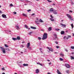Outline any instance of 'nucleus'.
I'll use <instances>...</instances> for the list:
<instances>
[{"mask_svg":"<svg viewBox=\"0 0 74 74\" xmlns=\"http://www.w3.org/2000/svg\"><path fill=\"white\" fill-rule=\"evenodd\" d=\"M47 38V33H45L43 35V38H42V40H45Z\"/></svg>","mask_w":74,"mask_h":74,"instance_id":"1","label":"nucleus"},{"mask_svg":"<svg viewBox=\"0 0 74 74\" xmlns=\"http://www.w3.org/2000/svg\"><path fill=\"white\" fill-rule=\"evenodd\" d=\"M0 48L1 49V51H2V52L3 53H5V49L3 47L0 46Z\"/></svg>","mask_w":74,"mask_h":74,"instance_id":"2","label":"nucleus"},{"mask_svg":"<svg viewBox=\"0 0 74 74\" xmlns=\"http://www.w3.org/2000/svg\"><path fill=\"white\" fill-rule=\"evenodd\" d=\"M2 16L3 18H5V19L7 18V16H6V15H5V14H3L2 15Z\"/></svg>","mask_w":74,"mask_h":74,"instance_id":"3","label":"nucleus"},{"mask_svg":"<svg viewBox=\"0 0 74 74\" xmlns=\"http://www.w3.org/2000/svg\"><path fill=\"white\" fill-rule=\"evenodd\" d=\"M65 66L66 67H67V68H68V69H69V68H70V65H69V64H65Z\"/></svg>","mask_w":74,"mask_h":74,"instance_id":"4","label":"nucleus"},{"mask_svg":"<svg viewBox=\"0 0 74 74\" xmlns=\"http://www.w3.org/2000/svg\"><path fill=\"white\" fill-rule=\"evenodd\" d=\"M53 12L54 14H58V12H56V10H54V11Z\"/></svg>","mask_w":74,"mask_h":74,"instance_id":"5","label":"nucleus"},{"mask_svg":"<svg viewBox=\"0 0 74 74\" xmlns=\"http://www.w3.org/2000/svg\"><path fill=\"white\" fill-rule=\"evenodd\" d=\"M39 72H40V71H39V70L38 69H36V74H38V73H39Z\"/></svg>","mask_w":74,"mask_h":74,"instance_id":"6","label":"nucleus"},{"mask_svg":"<svg viewBox=\"0 0 74 74\" xmlns=\"http://www.w3.org/2000/svg\"><path fill=\"white\" fill-rule=\"evenodd\" d=\"M55 10L53 9V8H51L50 9L49 11L50 12H53Z\"/></svg>","mask_w":74,"mask_h":74,"instance_id":"7","label":"nucleus"},{"mask_svg":"<svg viewBox=\"0 0 74 74\" xmlns=\"http://www.w3.org/2000/svg\"><path fill=\"white\" fill-rule=\"evenodd\" d=\"M66 15L67 16V17L69 18H72V17H71V15L70 14H66Z\"/></svg>","mask_w":74,"mask_h":74,"instance_id":"8","label":"nucleus"},{"mask_svg":"<svg viewBox=\"0 0 74 74\" xmlns=\"http://www.w3.org/2000/svg\"><path fill=\"white\" fill-rule=\"evenodd\" d=\"M47 49H49V50H50V51H51V52H53V49H50L48 47H47Z\"/></svg>","mask_w":74,"mask_h":74,"instance_id":"9","label":"nucleus"},{"mask_svg":"<svg viewBox=\"0 0 74 74\" xmlns=\"http://www.w3.org/2000/svg\"><path fill=\"white\" fill-rule=\"evenodd\" d=\"M57 72L58 74H62V73H61L60 72V71H59V70H57Z\"/></svg>","mask_w":74,"mask_h":74,"instance_id":"10","label":"nucleus"},{"mask_svg":"<svg viewBox=\"0 0 74 74\" xmlns=\"http://www.w3.org/2000/svg\"><path fill=\"white\" fill-rule=\"evenodd\" d=\"M64 34V31H61V34H62V35H63V34Z\"/></svg>","mask_w":74,"mask_h":74,"instance_id":"11","label":"nucleus"},{"mask_svg":"<svg viewBox=\"0 0 74 74\" xmlns=\"http://www.w3.org/2000/svg\"><path fill=\"white\" fill-rule=\"evenodd\" d=\"M50 20H51V21L52 22H53V21H55V20L53 18H50Z\"/></svg>","mask_w":74,"mask_h":74,"instance_id":"12","label":"nucleus"},{"mask_svg":"<svg viewBox=\"0 0 74 74\" xmlns=\"http://www.w3.org/2000/svg\"><path fill=\"white\" fill-rule=\"evenodd\" d=\"M23 15L25 17H27V14H25L24 13H23Z\"/></svg>","mask_w":74,"mask_h":74,"instance_id":"13","label":"nucleus"},{"mask_svg":"<svg viewBox=\"0 0 74 74\" xmlns=\"http://www.w3.org/2000/svg\"><path fill=\"white\" fill-rule=\"evenodd\" d=\"M31 29H36V27L33 26H31L30 27Z\"/></svg>","mask_w":74,"mask_h":74,"instance_id":"14","label":"nucleus"},{"mask_svg":"<svg viewBox=\"0 0 74 74\" xmlns=\"http://www.w3.org/2000/svg\"><path fill=\"white\" fill-rule=\"evenodd\" d=\"M48 30L49 31H51L52 30V27H49Z\"/></svg>","mask_w":74,"mask_h":74,"instance_id":"15","label":"nucleus"},{"mask_svg":"<svg viewBox=\"0 0 74 74\" xmlns=\"http://www.w3.org/2000/svg\"><path fill=\"white\" fill-rule=\"evenodd\" d=\"M61 25H62V27H66V25H64L62 24H60Z\"/></svg>","mask_w":74,"mask_h":74,"instance_id":"16","label":"nucleus"},{"mask_svg":"<svg viewBox=\"0 0 74 74\" xmlns=\"http://www.w3.org/2000/svg\"><path fill=\"white\" fill-rule=\"evenodd\" d=\"M29 46H30V42L28 43L27 44V48H28L29 47Z\"/></svg>","mask_w":74,"mask_h":74,"instance_id":"17","label":"nucleus"},{"mask_svg":"<svg viewBox=\"0 0 74 74\" xmlns=\"http://www.w3.org/2000/svg\"><path fill=\"white\" fill-rule=\"evenodd\" d=\"M23 66H28V64H23Z\"/></svg>","mask_w":74,"mask_h":74,"instance_id":"18","label":"nucleus"},{"mask_svg":"<svg viewBox=\"0 0 74 74\" xmlns=\"http://www.w3.org/2000/svg\"><path fill=\"white\" fill-rule=\"evenodd\" d=\"M17 40H21V38H20V37L17 36Z\"/></svg>","mask_w":74,"mask_h":74,"instance_id":"19","label":"nucleus"},{"mask_svg":"<svg viewBox=\"0 0 74 74\" xmlns=\"http://www.w3.org/2000/svg\"><path fill=\"white\" fill-rule=\"evenodd\" d=\"M16 28L17 29H19V26L16 25Z\"/></svg>","mask_w":74,"mask_h":74,"instance_id":"20","label":"nucleus"},{"mask_svg":"<svg viewBox=\"0 0 74 74\" xmlns=\"http://www.w3.org/2000/svg\"><path fill=\"white\" fill-rule=\"evenodd\" d=\"M12 39V40H14V41H15V40H17V38H13Z\"/></svg>","mask_w":74,"mask_h":74,"instance_id":"21","label":"nucleus"},{"mask_svg":"<svg viewBox=\"0 0 74 74\" xmlns=\"http://www.w3.org/2000/svg\"><path fill=\"white\" fill-rule=\"evenodd\" d=\"M55 30L56 31H59V30H60V29H58V28H56V29L55 28Z\"/></svg>","mask_w":74,"mask_h":74,"instance_id":"22","label":"nucleus"},{"mask_svg":"<svg viewBox=\"0 0 74 74\" xmlns=\"http://www.w3.org/2000/svg\"><path fill=\"white\" fill-rule=\"evenodd\" d=\"M54 36L55 38H58L57 37V35L56 34H54Z\"/></svg>","mask_w":74,"mask_h":74,"instance_id":"23","label":"nucleus"},{"mask_svg":"<svg viewBox=\"0 0 74 74\" xmlns=\"http://www.w3.org/2000/svg\"><path fill=\"white\" fill-rule=\"evenodd\" d=\"M60 61H63L64 60H63V58H60Z\"/></svg>","mask_w":74,"mask_h":74,"instance_id":"24","label":"nucleus"},{"mask_svg":"<svg viewBox=\"0 0 74 74\" xmlns=\"http://www.w3.org/2000/svg\"><path fill=\"white\" fill-rule=\"evenodd\" d=\"M39 22L41 23L43 22V21H42V20H41V19H40V20L39 21Z\"/></svg>","mask_w":74,"mask_h":74,"instance_id":"25","label":"nucleus"},{"mask_svg":"<svg viewBox=\"0 0 74 74\" xmlns=\"http://www.w3.org/2000/svg\"><path fill=\"white\" fill-rule=\"evenodd\" d=\"M60 55L61 56V57H63L64 56V54H63L61 53Z\"/></svg>","mask_w":74,"mask_h":74,"instance_id":"26","label":"nucleus"},{"mask_svg":"<svg viewBox=\"0 0 74 74\" xmlns=\"http://www.w3.org/2000/svg\"><path fill=\"white\" fill-rule=\"evenodd\" d=\"M71 26L72 27V29H73L74 27V25H73V24L72 23L71 24Z\"/></svg>","mask_w":74,"mask_h":74,"instance_id":"27","label":"nucleus"},{"mask_svg":"<svg viewBox=\"0 0 74 74\" xmlns=\"http://www.w3.org/2000/svg\"><path fill=\"white\" fill-rule=\"evenodd\" d=\"M25 26L26 29H28V26L26 25H25Z\"/></svg>","mask_w":74,"mask_h":74,"instance_id":"28","label":"nucleus"},{"mask_svg":"<svg viewBox=\"0 0 74 74\" xmlns=\"http://www.w3.org/2000/svg\"><path fill=\"white\" fill-rule=\"evenodd\" d=\"M71 60H73V59H74V57L72 56H71Z\"/></svg>","mask_w":74,"mask_h":74,"instance_id":"29","label":"nucleus"},{"mask_svg":"<svg viewBox=\"0 0 74 74\" xmlns=\"http://www.w3.org/2000/svg\"><path fill=\"white\" fill-rule=\"evenodd\" d=\"M71 48L72 49H74V46H71Z\"/></svg>","mask_w":74,"mask_h":74,"instance_id":"30","label":"nucleus"},{"mask_svg":"<svg viewBox=\"0 0 74 74\" xmlns=\"http://www.w3.org/2000/svg\"><path fill=\"white\" fill-rule=\"evenodd\" d=\"M47 0L49 3H51V2H52V1H50L49 0Z\"/></svg>","mask_w":74,"mask_h":74,"instance_id":"31","label":"nucleus"},{"mask_svg":"<svg viewBox=\"0 0 74 74\" xmlns=\"http://www.w3.org/2000/svg\"><path fill=\"white\" fill-rule=\"evenodd\" d=\"M6 50L8 51H10V50L8 48L6 49Z\"/></svg>","mask_w":74,"mask_h":74,"instance_id":"32","label":"nucleus"},{"mask_svg":"<svg viewBox=\"0 0 74 74\" xmlns=\"http://www.w3.org/2000/svg\"><path fill=\"white\" fill-rule=\"evenodd\" d=\"M32 11V10L29 9V10H27V12H30V11Z\"/></svg>","mask_w":74,"mask_h":74,"instance_id":"33","label":"nucleus"},{"mask_svg":"<svg viewBox=\"0 0 74 74\" xmlns=\"http://www.w3.org/2000/svg\"><path fill=\"white\" fill-rule=\"evenodd\" d=\"M5 47H8V46L7 45L5 44Z\"/></svg>","mask_w":74,"mask_h":74,"instance_id":"34","label":"nucleus"},{"mask_svg":"<svg viewBox=\"0 0 74 74\" xmlns=\"http://www.w3.org/2000/svg\"><path fill=\"white\" fill-rule=\"evenodd\" d=\"M38 21H35V23H37V24H38Z\"/></svg>","mask_w":74,"mask_h":74,"instance_id":"35","label":"nucleus"},{"mask_svg":"<svg viewBox=\"0 0 74 74\" xmlns=\"http://www.w3.org/2000/svg\"><path fill=\"white\" fill-rule=\"evenodd\" d=\"M56 48L57 49L59 48H60V47H59V46H56Z\"/></svg>","mask_w":74,"mask_h":74,"instance_id":"36","label":"nucleus"},{"mask_svg":"<svg viewBox=\"0 0 74 74\" xmlns=\"http://www.w3.org/2000/svg\"><path fill=\"white\" fill-rule=\"evenodd\" d=\"M68 38H71V36L68 35Z\"/></svg>","mask_w":74,"mask_h":74,"instance_id":"37","label":"nucleus"},{"mask_svg":"<svg viewBox=\"0 0 74 74\" xmlns=\"http://www.w3.org/2000/svg\"><path fill=\"white\" fill-rule=\"evenodd\" d=\"M38 39L39 40H41V38L40 37H38Z\"/></svg>","mask_w":74,"mask_h":74,"instance_id":"38","label":"nucleus"},{"mask_svg":"<svg viewBox=\"0 0 74 74\" xmlns=\"http://www.w3.org/2000/svg\"><path fill=\"white\" fill-rule=\"evenodd\" d=\"M10 7H11V6H13V5H12V4L11 3V4H10Z\"/></svg>","mask_w":74,"mask_h":74,"instance_id":"39","label":"nucleus"},{"mask_svg":"<svg viewBox=\"0 0 74 74\" xmlns=\"http://www.w3.org/2000/svg\"><path fill=\"white\" fill-rule=\"evenodd\" d=\"M2 70H3V71L5 70V69H4V68H2Z\"/></svg>","mask_w":74,"mask_h":74,"instance_id":"40","label":"nucleus"},{"mask_svg":"<svg viewBox=\"0 0 74 74\" xmlns=\"http://www.w3.org/2000/svg\"><path fill=\"white\" fill-rule=\"evenodd\" d=\"M28 48H29V50H31V49H32V48H31V47H29Z\"/></svg>","mask_w":74,"mask_h":74,"instance_id":"41","label":"nucleus"},{"mask_svg":"<svg viewBox=\"0 0 74 74\" xmlns=\"http://www.w3.org/2000/svg\"><path fill=\"white\" fill-rule=\"evenodd\" d=\"M32 32H30L29 33V35H31V34H32Z\"/></svg>","mask_w":74,"mask_h":74,"instance_id":"42","label":"nucleus"},{"mask_svg":"<svg viewBox=\"0 0 74 74\" xmlns=\"http://www.w3.org/2000/svg\"><path fill=\"white\" fill-rule=\"evenodd\" d=\"M14 14H16V12H13Z\"/></svg>","mask_w":74,"mask_h":74,"instance_id":"43","label":"nucleus"},{"mask_svg":"<svg viewBox=\"0 0 74 74\" xmlns=\"http://www.w3.org/2000/svg\"><path fill=\"white\" fill-rule=\"evenodd\" d=\"M69 18L70 19V20H71V21H73V18Z\"/></svg>","mask_w":74,"mask_h":74,"instance_id":"44","label":"nucleus"},{"mask_svg":"<svg viewBox=\"0 0 74 74\" xmlns=\"http://www.w3.org/2000/svg\"><path fill=\"white\" fill-rule=\"evenodd\" d=\"M18 66H20V67H22V66H21V64H18Z\"/></svg>","mask_w":74,"mask_h":74,"instance_id":"45","label":"nucleus"},{"mask_svg":"<svg viewBox=\"0 0 74 74\" xmlns=\"http://www.w3.org/2000/svg\"><path fill=\"white\" fill-rule=\"evenodd\" d=\"M25 1V2H30V1H27V0Z\"/></svg>","mask_w":74,"mask_h":74,"instance_id":"46","label":"nucleus"},{"mask_svg":"<svg viewBox=\"0 0 74 74\" xmlns=\"http://www.w3.org/2000/svg\"><path fill=\"white\" fill-rule=\"evenodd\" d=\"M35 15V14H34V13H33V14H32V16H33V15Z\"/></svg>","mask_w":74,"mask_h":74,"instance_id":"47","label":"nucleus"},{"mask_svg":"<svg viewBox=\"0 0 74 74\" xmlns=\"http://www.w3.org/2000/svg\"><path fill=\"white\" fill-rule=\"evenodd\" d=\"M66 38V36H64V37L63 38L64 39H65V38Z\"/></svg>","mask_w":74,"mask_h":74,"instance_id":"48","label":"nucleus"},{"mask_svg":"<svg viewBox=\"0 0 74 74\" xmlns=\"http://www.w3.org/2000/svg\"><path fill=\"white\" fill-rule=\"evenodd\" d=\"M37 64H40V63H39V62H38L37 63Z\"/></svg>","mask_w":74,"mask_h":74,"instance_id":"49","label":"nucleus"},{"mask_svg":"<svg viewBox=\"0 0 74 74\" xmlns=\"http://www.w3.org/2000/svg\"><path fill=\"white\" fill-rule=\"evenodd\" d=\"M66 40H68V39H69V37H68V36L67 37H66Z\"/></svg>","mask_w":74,"mask_h":74,"instance_id":"50","label":"nucleus"},{"mask_svg":"<svg viewBox=\"0 0 74 74\" xmlns=\"http://www.w3.org/2000/svg\"><path fill=\"white\" fill-rule=\"evenodd\" d=\"M23 62H19V63H21V64H22V63Z\"/></svg>","mask_w":74,"mask_h":74,"instance_id":"51","label":"nucleus"},{"mask_svg":"<svg viewBox=\"0 0 74 74\" xmlns=\"http://www.w3.org/2000/svg\"><path fill=\"white\" fill-rule=\"evenodd\" d=\"M21 47H24L23 45H21Z\"/></svg>","mask_w":74,"mask_h":74,"instance_id":"52","label":"nucleus"},{"mask_svg":"<svg viewBox=\"0 0 74 74\" xmlns=\"http://www.w3.org/2000/svg\"><path fill=\"white\" fill-rule=\"evenodd\" d=\"M39 49L40 51H41V50H42V48H40Z\"/></svg>","mask_w":74,"mask_h":74,"instance_id":"53","label":"nucleus"},{"mask_svg":"<svg viewBox=\"0 0 74 74\" xmlns=\"http://www.w3.org/2000/svg\"><path fill=\"white\" fill-rule=\"evenodd\" d=\"M51 62H50L49 63V65H51Z\"/></svg>","mask_w":74,"mask_h":74,"instance_id":"54","label":"nucleus"},{"mask_svg":"<svg viewBox=\"0 0 74 74\" xmlns=\"http://www.w3.org/2000/svg\"><path fill=\"white\" fill-rule=\"evenodd\" d=\"M69 12H71V13L73 12V11L71 10H70Z\"/></svg>","mask_w":74,"mask_h":74,"instance_id":"55","label":"nucleus"},{"mask_svg":"<svg viewBox=\"0 0 74 74\" xmlns=\"http://www.w3.org/2000/svg\"><path fill=\"white\" fill-rule=\"evenodd\" d=\"M55 42L56 44H58V43L57 42Z\"/></svg>","mask_w":74,"mask_h":74,"instance_id":"56","label":"nucleus"},{"mask_svg":"<svg viewBox=\"0 0 74 74\" xmlns=\"http://www.w3.org/2000/svg\"><path fill=\"white\" fill-rule=\"evenodd\" d=\"M66 72L67 73H69V71H66Z\"/></svg>","mask_w":74,"mask_h":74,"instance_id":"57","label":"nucleus"},{"mask_svg":"<svg viewBox=\"0 0 74 74\" xmlns=\"http://www.w3.org/2000/svg\"><path fill=\"white\" fill-rule=\"evenodd\" d=\"M50 16L51 17V18H53V17L52 16V15H50Z\"/></svg>","mask_w":74,"mask_h":74,"instance_id":"58","label":"nucleus"},{"mask_svg":"<svg viewBox=\"0 0 74 74\" xmlns=\"http://www.w3.org/2000/svg\"><path fill=\"white\" fill-rule=\"evenodd\" d=\"M65 51H66V52H67L68 51V50H67V49H66Z\"/></svg>","mask_w":74,"mask_h":74,"instance_id":"59","label":"nucleus"},{"mask_svg":"<svg viewBox=\"0 0 74 74\" xmlns=\"http://www.w3.org/2000/svg\"><path fill=\"white\" fill-rule=\"evenodd\" d=\"M40 66H42V64H41V63H40Z\"/></svg>","mask_w":74,"mask_h":74,"instance_id":"60","label":"nucleus"},{"mask_svg":"<svg viewBox=\"0 0 74 74\" xmlns=\"http://www.w3.org/2000/svg\"><path fill=\"white\" fill-rule=\"evenodd\" d=\"M40 51L42 53H43V51H42L40 50Z\"/></svg>","mask_w":74,"mask_h":74,"instance_id":"61","label":"nucleus"},{"mask_svg":"<svg viewBox=\"0 0 74 74\" xmlns=\"http://www.w3.org/2000/svg\"><path fill=\"white\" fill-rule=\"evenodd\" d=\"M72 5H73V4H74V3H73V2H72V3H71Z\"/></svg>","mask_w":74,"mask_h":74,"instance_id":"62","label":"nucleus"},{"mask_svg":"<svg viewBox=\"0 0 74 74\" xmlns=\"http://www.w3.org/2000/svg\"><path fill=\"white\" fill-rule=\"evenodd\" d=\"M2 74H5V73H4V72H3L2 73Z\"/></svg>","mask_w":74,"mask_h":74,"instance_id":"63","label":"nucleus"},{"mask_svg":"<svg viewBox=\"0 0 74 74\" xmlns=\"http://www.w3.org/2000/svg\"><path fill=\"white\" fill-rule=\"evenodd\" d=\"M73 36H74V34H73Z\"/></svg>","mask_w":74,"mask_h":74,"instance_id":"64","label":"nucleus"}]
</instances>
